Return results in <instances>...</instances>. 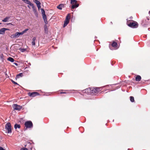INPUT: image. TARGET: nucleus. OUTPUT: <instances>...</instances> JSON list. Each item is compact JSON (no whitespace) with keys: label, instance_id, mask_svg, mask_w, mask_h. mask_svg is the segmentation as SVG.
Segmentation results:
<instances>
[{"label":"nucleus","instance_id":"1","mask_svg":"<svg viewBox=\"0 0 150 150\" xmlns=\"http://www.w3.org/2000/svg\"><path fill=\"white\" fill-rule=\"evenodd\" d=\"M100 88L91 87L87 88L84 91L88 94H96L100 91Z\"/></svg>","mask_w":150,"mask_h":150},{"label":"nucleus","instance_id":"2","mask_svg":"<svg viewBox=\"0 0 150 150\" xmlns=\"http://www.w3.org/2000/svg\"><path fill=\"white\" fill-rule=\"evenodd\" d=\"M71 16L70 14H68L66 17V19L64 22L63 27H64L66 26L69 23V20Z\"/></svg>","mask_w":150,"mask_h":150},{"label":"nucleus","instance_id":"3","mask_svg":"<svg viewBox=\"0 0 150 150\" xmlns=\"http://www.w3.org/2000/svg\"><path fill=\"white\" fill-rule=\"evenodd\" d=\"M5 129L6 131H7L8 133H11V126L10 123H8L5 125Z\"/></svg>","mask_w":150,"mask_h":150},{"label":"nucleus","instance_id":"4","mask_svg":"<svg viewBox=\"0 0 150 150\" xmlns=\"http://www.w3.org/2000/svg\"><path fill=\"white\" fill-rule=\"evenodd\" d=\"M25 125L26 128H31L33 127V124L31 121H26L25 123Z\"/></svg>","mask_w":150,"mask_h":150},{"label":"nucleus","instance_id":"5","mask_svg":"<svg viewBox=\"0 0 150 150\" xmlns=\"http://www.w3.org/2000/svg\"><path fill=\"white\" fill-rule=\"evenodd\" d=\"M128 25L132 28H137L138 26V24L136 22L130 23L128 24Z\"/></svg>","mask_w":150,"mask_h":150},{"label":"nucleus","instance_id":"6","mask_svg":"<svg viewBox=\"0 0 150 150\" xmlns=\"http://www.w3.org/2000/svg\"><path fill=\"white\" fill-rule=\"evenodd\" d=\"M12 107L14 110H19L22 108V107L17 104H14L13 105Z\"/></svg>","mask_w":150,"mask_h":150},{"label":"nucleus","instance_id":"7","mask_svg":"<svg viewBox=\"0 0 150 150\" xmlns=\"http://www.w3.org/2000/svg\"><path fill=\"white\" fill-rule=\"evenodd\" d=\"M149 19H148L146 21V19L142 21V24L143 26L144 27H146L149 24Z\"/></svg>","mask_w":150,"mask_h":150},{"label":"nucleus","instance_id":"8","mask_svg":"<svg viewBox=\"0 0 150 150\" xmlns=\"http://www.w3.org/2000/svg\"><path fill=\"white\" fill-rule=\"evenodd\" d=\"M28 95L31 97H34L39 95V93L37 92H33L28 93Z\"/></svg>","mask_w":150,"mask_h":150},{"label":"nucleus","instance_id":"9","mask_svg":"<svg viewBox=\"0 0 150 150\" xmlns=\"http://www.w3.org/2000/svg\"><path fill=\"white\" fill-rule=\"evenodd\" d=\"M31 6L32 7L33 11L34 13L35 16L37 17H38V13L37 12L36 7L35 6L34 4H33V6Z\"/></svg>","mask_w":150,"mask_h":150},{"label":"nucleus","instance_id":"10","mask_svg":"<svg viewBox=\"0 0 150 150\" xmlns=\"http://www.w3.org/2000/svg\"><path fill=\"white\" fill-rule=\"evenodd\" d=\"M31 6L32 7L33 11L34 13L35 16L37 17H38V13L37 12L36 7L35 6L34 4H33V6Z\"/></svg>","mask_w":150,"mask_h":150},{"label":"nucleus","instance_id":"11","mask_svg":"<svg viewBox=\"0 0 150 150\" xmlns=\"http://www.w3.org/2000/svg\"><path fill=\"white\" fill-rule=\"evenodd\" d=\"M31 6L32 7L33 11L34 13L35 16L37 17H38V13L37 12L36 7L35 6L34 4H33V6Z\"/></svg>","mask_w":150,"mask_h":150},{"label":"nucleus","instance_id":"12","mask_svg":"<svg viewBox=\"0 0 150 150\" xmlns=\"http://www.w3.org/2000/svg\"><path fill=\"white\" fill-rule=\"evenodd\" d=\"M9 30L8 29L3 28L0 29V34H4L6 30Z\"/></svg>","mask_w":150,"mask_h":150},{"label":"nucleus","instance_id":"13","mask_svg":"<svg viewBox=\"0 0 150 150\" xmlns=\"http://www.w3.org/2000/svg\"><path fill=\"white\" fill-rule=\"evenodd\" d=\"M42 16L44 20V22L46 24H47V16L46 14H44L42 15Z\"/></svg>","mask_w":150,"mask_h":150},{"label":"nucleus","instance_id":"14","mask_svg":"<svg viewBox=\"0 0 150 150\" xmlns=\"http://www.w3.org/2000/svg\"><path fill=\"white\" fill-rule=\"evenodd\" d=\"M22 1H23L24 3L29 4L31 6H33V4L31 3L28 0H23Z\"/></svg>","mask_w":150,"mask_h":150},{"label":"nucleus","instance_id":"15","mask_svg":"<svg viewBox=\"0 0 150 150\" xmlns=\"http://www.w3.org/2000/svg\"><path fill=\"white\" fill-rule=\"evenodd\" d=\"M111 46L114 48H117V42L113 41L111 45Z\"/></svg>","mask_w":150,"mask_h":150},{"label":"nucleus","instance_id":"16","mask_svg":"<svg viewBox=\"0 0 150 150\" xmlns=\"http://www.w3.org/2000/svg\"><path fill=\"white\" fill-rule=\"evenodd\" d=\"M141 76L139 75H137L135 78V80L136 81H139L141 80Z\"/></svg>","mask_w":150,"mask_h":150},{"label":"nucleus","instance_id":"17","mask_svg":"<svg viewBox=\"0 0 150 150\" xmlns=\"http://www.w3.org/2000/svg\"><path fill=\"white\" fill-rule=\"evenodd\" d=\"M64 5L63 4H60L57 6V8L60 10H62V8L64 7Z\"/></svg>","mask_w":150,"mask_h":150},{"label":"nucleus","instance_id":"18","mask_svg":"<svg viewBox=\"0 0 150 150\" xmlns=\"http://www.w3.org/2000/svg\"><path fill=\"white\" fill-rule=\"evenodd\" d=\"M36 38L35 37H34L33 39L32 42V44L33 45L35 46V40H36Z\"/></svg>","mask_w":150,"mask_h":150},{"label":"nucleus","instance_id":"19","mask_svg":"<svg viewBox=\"0 0 150 150\" xmlns=\"http://www.w3.org/2000/svg\"><path fill=\"white\" fill-rule=\"evenodd\" d=\"M23 75L22 73H20L16 75V79L19 78L20 77H22Z\"/></svg>","mask_w":150,"mask_h":150},{"label":"nucleus","instance_id":"20","mask_svg":"<svg viewBox=\"0 0 150 150\" xmlns=\"http://www.w3.org/2000/svg\"><path fill=\"white\" fill-rule=\"evenodd\" d=\"M79 6V4H73L71 6V8L74 9L75 8Z\"/></svg>","mask_w":150,"mask_h":150},{"label":"nucleus","instance_id":"21","mask_svg":"<svg viewBox=\"0 0 150 150\" xmlns=\"http://www.w3.org/2000/svg\"><path fill=\"white\" fill-rule=\"evenodd\" d=\"M10 17H6L4 19L2 20V21L4 22H6L8 21V20L10 18Z\"/></svg>","mask_w":150,"mask_h":150},{"label":"nucleus","instance_id":"22","mask_svg":"<svg viewBox=\"0 0 150 150\" xmlns=\"http://www.w3.org/2000/svg\"><path fill=\"white\" fill-rule=\"evenodd\" d=\"M7 60L11 62H13L14 61V59L11 57H8L7 59Z\"/></svg>","mask_w":150,"mask_h":150},{"label":"nucleus","instance_id":"23","mask_svg":"<svg viewBox=\"0 0 150 150\" xmlns=\"http://www.w3.org/2000/svg\"><path fill=\"white\" fill-rule=\"evenodd\" d=\"M77 3V1L76 0H71V3L72 4H75Z\"/></svg>","mask_w":150,"mask_h":150},{"label":"nucleus","instance_id":"24","mask_svg":"<svg viewBox=\"0 0 150 150\" xmlns=\"http://www.w3.org/2000/svg\"><path fill=\"white\" fill-rule=\"evenodd\" d=\"M21 127V126L19 125L16 124L14 125V128L15 129H16L17 128H20Z\"/></svg>","mask_w":150,"mask_h":150},{"label":"nucleus","instance_id":"25","mask_svg":"<svg viewBox=\"0 0 150 150\" xmlns=\"http://www.w3.org/2000/svg\"><path fill=\"white\" fill-rule=\"evenodd\" d=\"M33 1L37 5L41 4L40 2L38 0H33Z\"/></svg>","mask_w":150,"mask_h":150},{"label":"nucleus","instance_id":"26","mask_svg":"<svg viewBox=\"0 0 150 150\" xmlns=\"http://www.w3.org/2000/svg\"><path fill=\"white\" fill-rule=\"evenodd\" d=\"M130 100L132 102H134V97L133 96H130Z\"/></svg>","mask_w":150,"mask_h":150},{"label":"nucleus","instance_id":"27","mask_svg":"<svg viewBox=\"0 0 150 150\" xmlns=\"http://www.w3.org/2000/svg\"><path fill=\"white\" fill-rule=\"evenodd\" d=\"M41 12L42 13V15L45 14V12L43 8L41 9Z\"/></svg>","mask_w":150,"mask_h":150},{"label":"nucleus","instance_id":"28","mask_svg":"<svg viewBox=\"0 0 150 150\" xmlns=\"http://www.w3.org/2000/svg\"><path fill=\"white\" fill-rule=\"evenodd\" d=\"M15 36L16 38L18 37L19 36V32H17L15 34Z\"/></svg>","mask_w":150,"mask_h":150},{"label":"nucleus","instance_id":"29","mask_svg":"<svg viewBox=\"0 0 150 150\" xmlns=\"http://www.w3.org/2000/svg\"><path fill=\"white\" fill-rule=\"evenodd\" d=\"M11 38H16V36H15V34H13V35H11V36H10Z\"/></svg>","mask_w":150,"mask_h":150},{"label":"nucleus","instance_id":"30","mask_svg":"<svg viewBox=\"0 0 150 150\" xmlns=\"http://www.w3.org/2000/svg\"><path fill=\"white\" fill-rule=\"evenodd\" d=\"M20 150H28V149L26 148H21Z\"/></svg>","mask_w":150,"mask_h":150},{"label":"nucleus","instance_id":"31","mask_svg":"<svg viewBox=\"0 0 150 150\" xmlns=\"http://www.w3.org/2000/svg\"><path fill=\"white\" fill-rule=\"evenodd\" d=\"M11 81L13 83L15 84L18 85V84L16 82H15L14 81H13V80H11Z\"/></svg>","mask_w":150,"mask_h":150},{"label":"nucleus","instance_id":"32","mask_svg":"<svg viewBox=\"0 0 150 150\" xmlns=\"http://www.w3.org/2000/svg\"><path fill=\"white\" fill-rule=\"evenodd\" d=\"M37 7L38 8L39 10L40 8H41V4L37 5Z\"/></svg>","mask_w":150,"mask_h":150},{"label":"nucleus","instance_id":"33","mask_svg":"<svg viewBox=\"0 0 150 150\" xmlns=\"http://www.w3.org/2000/svg\"><path fill=\"white\" fill-rule=\"evenodd\" d=\"M28 29H25L24 30L23 32L24 33H25V32H26V31H27L28 30Z\"/></svg>","mask_w":150,"mask_h":150},{"label":"nucleus","instance_id":"34","mask_svg":"<svg viewBox=\"0 0 150 150\" xmlns=\"http://www.w3.org/2000/svg\"><path fill=\"white\" fill-rule=\"evenodd\" d=\"M0 150H5L2 147L0 146Z\"/></svg>","mask_w":150,"mask_h":150},{"label":"nucleus","instance_id":"35","mask_svg":"<svg viewBox=\"0 0 150 150\" xmlns=\"http://www.w3.org/2000/svg\"><path fill=\"white\" fill-rule=\"evenodd\" d=\"M19 36L21 35H23V34L24 33H23V32H21V33H20V32H19Z\"/></svg>","mask_w":150,"mask_h":150},{"label":"nucleus","instance_id":"36","mask_svg":"<svg viewBox=\"0 0 150 150\" xmlns=\"http://www.w3.org/2000/svg\"><path fill=\"white\" fill-rule=\"evenodd\" d=\"M67 93L65 92H61L60 93L61 94H63V93Z\"/></svg>","mask_w":150,"mask_h":150},{"label":"nucleus","instance_id":"37","mask_svg":"<svg viewBox=\"0 0 150 150\" xmlns=\"http://www.w3.org/2000/svg\"><path fill=\"white\" fill-rule=\"evenodd\" d=\"M14 64H15L16 65V66H17V65H18V64H17V63H14Z\"/></svg>","mask_w":150,"mask_h":150},{"label":"nucleus","instance_id":"38","mask_svg":"<svg viewBox=\"0 0 150 150\" xmlns=\"http://www.w3.org/2000/svg\"><path fill=\"white\" fill-rule=\"evenodd\" d=\"M28 7L29 8H30V6H28Z\"/></svg>","mask_w":150,"mask_h":150},{"label":"nucleus","instance_id":"39","mask_svg":"<svg viewBox=\"0 0 150 150\" xmlns=\"http://www.w3.org/2000/svg\"><path fill=\"white\" fill-rule=\"evenodd\" d=\"M109 47H110V49L111 50V46H110V45L109 46Z\"/></svg>","mask_w":150,"mask_h":150},{"label":"nucleus","instance_id":"40","mask_svg":"<svg viewBox=\"0 0 150 150\" xmlns=\"http://www.w3.org/2000/svg\"><path fill=\"white\" fill-rule=\"evenodd\" d=\"M149 13L150 14V11H149Z\"/></svg>","mask_w":150,"mask_h":150},{"label":"nucleus","instance_id":"41","mask_svg":"<svg viewBox=\"0 0 150 150\" xmlns=\"http://www.w3.org/2000/svg\"><path fill=\"white\" fill-rule=\"evenodd\" d=\"M1 23H0V25L1 24Z\"/></svg>","mask_w":150,"mask_h":150}]
</instances>
